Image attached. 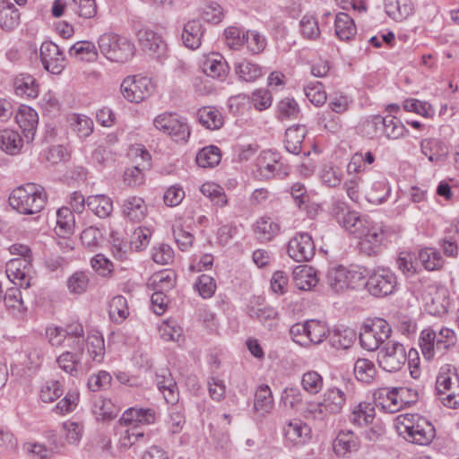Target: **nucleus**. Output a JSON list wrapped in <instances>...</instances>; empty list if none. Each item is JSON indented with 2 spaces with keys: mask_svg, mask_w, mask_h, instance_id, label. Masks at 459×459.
Instances as JSON below:
<instances>
[{
  "mask_svg": "<svg viewBox=\"0 0 459 459\" xmlns=\"http://www.w3.org/2000/svg\"><path fill=\"white\" fill-rule=\"evenodd\" d=\"M338 220L348 232L359 239L358 247L361 254L374 256L381 253L385 239L381 225L368 215L360 216L356 212H347Z\"/></svg>",
  "mask_w": 459,
  "mask_h": 459,
  "instance_id": "1",
  "label": "nucleus"
},
{
  "mask_svg": "<svg viewBox=\"0 0 459 459\" xmlns=\"http://www.w3.org/2000/svg\"><path fill=\"white\" fill-rule=\"evenodd\" d=\"M46 202L47 194L44 188L33 183L17 186L9 196L10 205L22 214L39 212L45 207Z\"/></svg>",
  "mask_w": 459,
  "mask_h": 459,
  "instance_id": "2",
  "label": "nucleus"
},
{
  "mask_svg": "<svg viewBox=\"0 0 459 459\" xmlns=\"http://www.w3.org/2000/svg\"><path fill=\"white\" fill-rule=\"evenodd\" d=\"M397 429L406 441L419 446L429 445L436 437L433 424L418 414L400 416Z\"/></svg>",
  "mask_w": 459,
  "mask_h": 459,
  "instance_id": "3",
  "label": "nucleus"
},
{
  "mask_svg": "<svg viewBox=\"0 0 459 459\" xmlns=\"http://www.w3.org/2000/svg\"><path fill=\"white\" fill-rule=\"evenodd\" d=\"M98 45L100 53L111 62L126 63L135 53V47L131 40L114 32L100 35Z\"/></svg>",
  "mask_w": 459,
  "mask_h": 459,
  "instance_id": "4",
  "label": "nucleus"
},
{
  "mask_svg": "<svg viewBox=\"0 0 459 459\" xmlns=\"http://www.w3.org/2000/svg\"><path fill=\"white\" fill-rule=\"evenodd\" d=\"M397 286V277L389 268L378 267L368 273L365 289L375 298H385L394 294Z\"/></svg>",
  "mask_w": 459,
  "mask_h": 459,
  "instance_id": "5",
  "label": "nucleus"
},
{
  "mask_svg": "<svg viewBox=\"0 0 459 459\" xmlns=\"http://www.w3.org/2000/svg\"><path fill=\"white\" fill-rule=\"evenodd\" d=\"M407 354L404 346L398 342H389L377 353L379 367L387 372H397L405 364Z\"/></svg>",
  "mask_w": 459,
  "mask_h": 459,
  "instance_id": "6",
  "label": "nucleus"
},
{
  "mask_svg": "<svg viewBox=\"0 0 459 459\" xmlns=\"http://www.w3.org/2000/svg\"><path fill=\"white\" fill-rule=\"evenodd\" d=\"M367 126L373 127L375 130L374 132H366V134L369 137H374L378 133H382L388 139L396 140L409 132L398 118L391 115L385 117L373 116L367 121Z\"/></svg>",
  "mask_w": 459,
  "mask_h": 459,
  "instance_id": "7",
  "label": "nucleus"
},
{
  "mask_svg": "<svg viewBox=\"0 0 459 459\" xmlns=\"http://www.w3.org/2000/svg\"><path fill=\"white\" fill-rule=\"evenodd\" d=\"M120 91L126 100L139 103L152 94L153 85L148 77L128 76L123 80Z\"/></svg>",
  "mask_w": 459,
  "mask_h": 459,
  "instance_id": "8",
  "label": "nucleus"
},
{
  "mask_svg": "<svg viewBox=\"0 0 459 459\" xmlns=\"http://www.w3.org/2000/svg\"><path fill=\"white\" fill-rule=\"evenodd\" d=\"M137 39L142 49L150 56L162 62L168 56V46L162 37L148 28L137 31Z\"/></svg>",
  "mask_w": 459,
  "mask_h": 459,
  "instance_id": "9",
  "label": "nucleus"
},
{
  "mask_svg": "<svg viewBox=\"0 0 459 459\" xmlns=\"http://www.w3.org/2000/svg\"><path fill=\"white\" fill-rule=\"evenodd\" d=\"M288 255L296 262L310 261L316 252L312 237L307 232H298L288 244Z\"/></svg>",
  "mask_w": 459,
  "mask_h": 459,
  "instance_id": "10",
  "label": "nucleus"
},
{
  "mask_svg": "<svg viewBox=\"0 0 459 459\" xmlns=\"http://www.w3.org/2000/svg\"><path fill=\"white\" fill-rule=\"evenodd\" d=\"M59 216V248L63 252L71 251L74 248L76 240L73 238L75 228V217L73 211L68 207H61Z\"/></svg>",
  "mask_w": 459,
  "mask_h": 459,
  "instance_id": "11",
  "label": "nucleus"
},
{
  "mask_svg": "<svg viewBox=\"0 0 459 459\" xmlns=\"http://www.w3.org/2000/svg\"><path fill=\"white\" fill-rule=\"evenodd\" d=\"M283 435L286 446L298 447L311 439V429L302 420L294 419L284 425Z\"/></svg>",
  "mask_w": 459,
  "mask_h": 459,
  "instance_id": "12",
  "label": "nucleus"
},
{
  "mask_svg": "<svg viewBox=\"0 0 459 459\" xmlns=\"http://www.w3.org/2000/svg\"><path fill=\"white\" fill-rule=\"evenodd\" d=\"M373 396L375 405L385 412L394 413L402 409L397 387L378 388L374 392Z\"/></svg>",
  "mask_w": 459,
  "mask_h": 459,
  "instance_id": "13",
  "label": "nucleus"
},
{
  "mask_svg": "<svg viewBox=\"0 0 459 459\" xmlns=\"http://www.w3.org/2000/svg\"><path fill=\"white\" fill-rule=\"evenodd\" d=\"M360 441L359 437L351 430H341L333 442V448L336 455L348 456L349 454L359 450Z\"/></svg>",
  "mask_w": 459,
  "mask_h": 459,
  "instance_id": "14",
  "label": "nucleus"
},
{
  "mask_svg": "<svg viewBox=\"0 0 459 459\" xmlns=\"http://www.w3.org/2000/svg\"><path fill=\"white\" fill-rule=\"evenodd\" d=\"M156 382L168 403L175 404L178 401V388L168 368H161L156 373Z\"/></svg>",
  "mask_w": 459,
  "mask_h": 459,
  "instance_id": "15",
  "label": "nucleus"
},
{
  "mask_svg": "<svg viewBox=\"0 0 459 459\" xmlns=\"http://www.w3.org/2000/svg\"><path fill=\"white\" fill-rule=\"evenodd\" d=\"M15 120L27 140H32L38 126V113L30 107L22 105L15 115Z\"/></svg>",
  "mask_w": 459,
  "mask_h": 459,
  "instance_id": "16",
  "label": "nucleus"
},
{
  "mask_svg": "<svg viewBox=\"0 0 459 459\" xmlns=\"http://www.w3.org/2000/svg\"><path fill=\"white\" fill-rule=\"evenodd\" d=\"M420 149L429 160L435 164L444 161L448 154L447 145L437 138L423 139Z\"/></svg>",
  "mask_w": 459,
  "mask_h": 459,
  "instance_id": "17",
  "label": "nucleus"
},
{
  "mask_svg": "<svg viewBox=\"0 0 459 459\" xmlns=\"http://www.w3.org/2000/svg\"><path fill=\"white\" fill-rule=\"evenodd\" d=\"M203 71L212 78L223 81L230 71L229 65L225 58L219 53H212L203 63Z\"/></svg>",
  "mask_w": 459,
  "mask_h": 459,
  "instance_id": "18",
  "label": "nucleus"
},
{
  "mask_svg": "<svg viewBox=\"0 0 459 459\" xmlns=\"http://www.w3.org/2000/svg\"><path fill=\"white\" fill-rule=\"evenodd\" d=\"M147 212V206L143 198L138 196H129L123 201L122 214L132 222H140Z\"/></svg>",
  "mask_w": 459,
  "mask_h": 459,
  "instance_id": "19",
  "label": "nucleus"
},
{
  "mask_svg": "<svg viewBox=\"0 0 459 459\" xmlns=\"http://www.w3.org/2000/svg\"><path fill=\"white\" fill-rule=\"evenodd\" d=\"M83 435V426L82 423L73 420H67L62 425V441H59L60 449L67 451L66 445L77 446Z\"/></svg>",
  "mask_w": 459,
  "mask_h": 459,
  "instance_id": "20",
  "label": "nucleus"
},
{
  "mask_svg": "<svg viewBox=\"0 0 459 459\" xmlns=\"http://www.w3.org/2000/svg\"><path fill=\"white\" fill-rule=\"evenodd\" d=\"M452 379L446 373H440L436 381V389L438 394H446L442 397V403L449 408H457L459 406V393L455 394L452 390Z\"/></svg>",
  "mask_w": 459,
  "mask_h": 459,
  "instance_id": "21",
  "label": "nucleus"
},
{
  "mask_svg": "<svg viewBox=\"0 0 459 459\" xmlns=\"http://www.w3.org/2000/svg\"><path fill=\"white\" fill-rule=\"evenodd\" d=\"M203 35L204 28L202 22L199 20L194 19L184 25L181 39L187 48L195 50L201 46Z\"/></svg>",
  "mask_w": 459,
  "mask_h": 459,
  "instance_id": "22",
  "label": "nucleus"
},
{
  "mask_svg": "<svg viewBox=\"0 0 459 459\" xmlns=\"http://www.w3.org/2000/svg\"><path fill=\"white\" fill-rule=\"evenodd\" d=\"M307 130L304 125L290 126L285 131L284 146L288 152L298 155L301 152V145Z\"/></svg>",
  "mask_w": 459,
  "mask_h": 459,
  "instance_id": "23",
  "label": "nucleus"
},
{
  "mask_svg": "<svg viewBox=\"0 0 459 459\" xmlns=\"http://www.w3.org/2000/svg\"><path fill=\"white\" fill-rule=\"evenodd\" d=\"M386 14L396 22H402L413 12L411 0H384Z\"/></svg>",
  "mask_w": 459,
  "mask_h": 459,
  "instance_id": "24",
  "label": "nucleus"
},
{
  "mask_svg": "<svg viewBox=\"0 0 459 459\" xmlns=\"http://www.w3.org/2000/svg\"><path fill=\"white\" fill-rule=\"evenodd\" d=\"M83 326L78 321H72L65 325V328L59 327V337L64 336L65 339L72 340L67 346L74 351H82L83 346Z\"/></svg>",
  "mask_w": 459,
  "mask_h": 459,
  "instance_id": "25",
  "label": "nucleus"
},
{
  "mask_svg": "<svg viewBox=\"0 0 459 459\" xmlns=\"http://www.w3.org/2000/svg\"><path fill=\"white\" fill-rule=\"evenodd\" d=\"M334 27L335 34L341 40L348 41L351 39L357 32L354 21L345 13H339L335 16Z\"/></svg>",
  "mask_w": 459,
  "mask_h": 459,
  "instance_id": "26",
  "label": "nucleus"
},
{
  "mask_svg": "<svg viewBox=\"0 0 459 459\" xmlns=\"http://www.w3.org/2000/svg\"><path fill=\"white\" fill-rule=\"evenodd\" d=\"M417 258L427 271L439 270L445 264V259L440 252L434 247H424L420 249Z\"/></svg>",
  "mask_w": 459,
  "mask_h": 459,
  "instance_id": "27",
  "label": "nucleus"
},
{
  "mask_svg": "<svg viewBox=\"0 0 459 459\" xmlns=\"http://www.w3.org/2000/svg\"><path fill=\"white\" fill-rule=\"evenodd\" d=\"M293 274L296 285L304 290L315 287L319 281L316 271L309 266H297Z\"/></svg>",
  "mask_w": 459,
  "mask_h": 459,
  "instance_id": "28",
  "label": "nucleus"
},
{
  "mask_svg": "<svg viewBox=\"0 0 459 459\" xmlns=\"http://www.w3.org/2000/svg\"><path fill=\"white\" fill-rule=\"evenodd\" d=\"M197 118L202 126L210 130L219 129L223 125V117L215 108L203 107L199 108Z\"/></svg>",
  "mask_w": 459,
  "mask_h": 459,
  "instance_id": "29",
  "label": "nucleus"
},
{
  "mask_svg": "<svg viewBox=\"0 0 459 459\" xmlns=\"http://www.w3.org/2000/svg\"><path fill=\"white\" fill-rule=\"evenodd\" d=\"M39 56L44 69L52 74H57V45L44 42L40 47Z\"/></svg>",
  "mask_w": 459,
  "mask_h": 459,
  "instance_id": "30",
  "label": "nucleus"
},
{
  "mask_svg": "<svg viewBox=\"0 0 459 459\" xmlns=\"http://www.w3.org/2000/svg\"><path fill=\"white\" fill-rule=\"evenodd\" d=\"M66 121L80 138H86L93 132V121L85 115L71 114L67 117Z\"/></svg>",
  "mask_w": 459,
  "mask_h": 459,
  "instance_id": "31",
  "label": "nucleus"
},
{
  "mask_svg": "<svg viewBox=\"0 0 459 459\" xmlns=\"http://www.w3.org/2000/svg\"><path fill=\"white\" fill-rule=\"evenodd\" d=\"M90 272L76 271L66 281V287L69 293L74 295H82L85 293L91 283Z\"/></svg>",
  "mask_w": 459,
  "mask_h": 459,
  "instance_id": "32",
  "label": "nucleus"
},
{
  "mask_svg": "<svg viewBox=\"0 0 459 459\" xmlns=\"http://www.w3.org/2000/svg\"><path fill=\"white\" fill-rule=\"evenodd\" d=\"M119 409L107 399H99L94 403L92 413L98 421H110L117 418Z\"/></svg>",
  "mask_w": 459,
  "mask_h": 459,
  "instance_id": "33",
  "label": "nucleus"
},
{
  "mask_svg": "<svg viewBox=\"0 0 459 459\" xmlns=\"http://www.w3.org/2000/svg\"><path fill=\"white\" fill-rule=\"evenodd\" d=\"M21 135L13 130L4 129L0 131V148L8 154L18 153L22 147Z\"/></svg>",
  "mask_w": 459,
  "mask_h": 459,
  "instance_id": "34",
  "label": "nucleus"
},
{
  "mask_svg": "<svg viewBox=\"0 0 459 459\" xmlns=\"http://www.w3.org/2000/svg\"><path fill=\"white\" fill-rule=\"evenodd\" d=\"M329 337V342L335 349L346 350L353 344L356 334L351 328H335Z\"/></svg>",
  "mask_w": 459,
  "mask_h": 459,
  "instance_id": "35",
  "label": "nucleus"
},
{
  "mask_svg": "<svg viewBox=\"0 0 459 459\" xmlns=\"http://www.w3.org/2000/svg\"><path fill=\"white\" fill-rule=\"evenodd\" d=\"M86 205L100 218L109 216L113 210L111 199L104 195L89 196L86 199Z\"/></svg>",
  "mask_w": 459,
  "mask_h": 459,
  "instance_id": "36",
  "label": "nucleus"
},
{
  "mask_svg": "<svg viewBox=\"0 0 459 459\" xmlns=\"http://www.w3.org/2000/svg\"><path fill=\"white\" fill-rule=\"evenodd\" d=\"M345 403V394L339 388H330L324 394L325 410L332 414L339 413Z\"/></svg>",
  "mask_w": 459,
  "mask_h": 459,
  "instance_id": "37",
  "label": "nucleus"
},
{
  "mask_svg": "<svg viewBox=\"0 0 459 459\" xmlns=\"http://www.w3.org/2000/svg\"><path fill=\"white\" fill-rule=\"evenodd\" d=\"M345 277V267L339 265L329 268L324 281L333 291L338 293L347 289Z\"/></svg>",
  "mask_w": 459,
  "mask_h": 459,
  "instance_id": "38",
  "label": "nucleus"
},
{
  "mask_svg": "<svg viewBox=\"0 0 459 459\" xmlns=\"http://www.w3.org/2000/svg\"><path fill=\"white\" fill-rule=\"evenodd\" d=\"M15 92L18 95H26L29 98H36L39 94V87L35 79L27 74H21L13 82Z\"/></svg>",
  "mask_w": 459,
  "mask_h": 459,
  "instance_id": "39",
  "label": "nucleus"
},
{
  "mask_svg": "<svg viewBox=\"0 0 459 459\" xmlns=\"http://www.w3.org/2000/svg\"><path fill=\"white\" fill-rule=\"evenodd\" d=\"M68 54L86 62H94L98 58V50L91 41L76 42L69 48Z\"/></svg>",
  "mask_w": 459,
  "mask_h": 459,
  "instance_id": "40",
  "label": "nucleus"
},
{
  "mask_svg": "<svg viewBox=\"0 0 459 459\" xmlns=\"http://www.w3.org/2000/svg\"><path fill=\"white\" fill-rule=\"evenodd\" d=\"M221 160V150L215 145L204 147L195 158L197 165L202 168H213L220 163Z\"/></svg>",
  "mask_w": 459,
  "mask_h": 459,
  "instance_id": "41",
  "label": "nucleus"
},
{
  "mask_svg": "<svg viewBox=\"0 0 459 459\" xmlns=\"http://www.w3.org/2000/svg\"><path fill=\"white\" fill-rule=\"evenodd\" d=\"M108 316L117 324L123 322L129 316L127 300L124 296L117 295L110 300Z\"/></svg>",
  "mask_w": 459,
  "mask_h": 459,
  "instance_id": "42",
  "label": "nucleus"
},
{
  "mask_svg": "<svg viewBox=\"0 0 459 459\" xmlns=\"http://www.w3.org/2000/svg\"><path fill=\"white\" fill-rule=\"evenodd\" d=\"M32 261L29 259H11L6 264L7 276L13 281L14 280H24L25 274H29L32 268Z\"/></svg>",
  "mask_w": 459,
  "mask_h": 459,
  "instance_id": "43",
  "label": "nucleus"
},
{
  "mask_svg": "<svg viewBox=\"0 0 459 459\" xmlns=\"http://www.w3.org/2000/svg\"><path fill=\"white\" fill-rule=\"evenodd\" d=\"M273 404V399L270 387L267 385H261L255 394V410L264 414L271 411Z\"/></svg>",
  "mask_w": 459,
  "mask_h": 459,
  "instance_id": "44",
  "label": "nucleus"
},
{
  "mask_svg": "<svg viewBox=\"0 0 459 459\" xmlns=\"http://www.w3.org/2000/svg\"><path fill=\"white\" fill-rule=\"evenodd\" d=\"M391 193V186L386 181L374 182L366 193V199L373 204H380L387 200Z\"/></svg>",
  "mask_w": 459,
  "mask_h": 459,
  "instance_id": "45",
  "label": "nucleus"
},
{
  "mask_svg": "<svg viewBox=\"0 0 459 459\" xmlns=\"http://www.w3.org/2000/svg\"><path fill=\"white\" fill-rule=\"evenodd\" d=\"M280 227L271 218H261L256 221L255 233L260 241H270L278 232Z\"/></svg>",
  "mask_w": 459,
  "mask_h": 459,
  "instance_id": "46",
  "label": "nucleus"
},
{
  "mask_svg": "<svg viewBox=\"0 0 459 459\" xmlns=\"http://www.w3.org/2000/svg\"><path fill=\"white\" fill-rule=\"evenodd\" d=\"M20 22L19 10L11 3L0 9V26L6 31L15 29Z\"/></svg>",
  "mask_w": 459,
  "mask_h": 459,
  "instance_id": "47",
  "label": "nucleus"
},
{
  "mask_svg": "<svg viewBox=\"0 0 459 459\" xmlns=\"http://www.w3.org/2000/svg\"><path fill=\"white\" fill-rule=\"evenodd\" d=\"M236 74L245 82H254L263 76V68L254 63L244 60L236 66Z\"/></svg>",
  "mask_w": 459,
  "mask_h": 459,
  "instance_id": "48",
  "label": "nucleus"
},
{
  "mask_svg": "<svg viewBox=\"0 0 459 459\" xmlns=\"http://www.w3.org/2000/svg\"><path fill=\"white\" fill-rule=\"evenodd\" d=\"M248 315L251 318L258 320L268 329H272L275 325L277 312L273 307H250Z\"/></svg>",
  "mask_w": 459,
  "mask_h": 459,
  "instance_id": "49",
  "label": "nucleus"
},
{
  "mask_svg": "<svg viewBox=\"0 0 459 459\" xmlns=\"http://www.w3.org/2000/svg\"><path fill=\"white\" fill-rule=\"evenodd\" d=\"M354 375L359 381L370 383L376 376V367L369 359H358L354 365Z\"/></svg>",
  "mask_w": 459,
  "mask_h": 459,
  "instance_id": "50",
  "label": "nucleus"
},
{
  "mask_svg": "<svg viewBox=\"0 0 459 459\" xmlns=\"http://www.w3.org/2000/svg\"><path fill=\"white\" fill-rule=\"evenodd\" d=\"M165 134L170 135L177 143H186L190 136V129L186 119L178 116Z\"/></svg>",
  "mask_w": 459,
  "mask_h": 459,
  "instance_id": "51",
  "label": "nucleus"
},
{
  "mask_svg": "<svg viewBox=\"0 0 459 459\" xmlns=\"http://www.w3.org/2000/svg\"><path fill=\"white\" fill-rule=\"evenodd\" d=\"M375 418V408L370 403H359L352 411L350 420L353 424H368Z\"/></svg>",
  "mask_w": 459,
  "mask_h": 459,
  "instance_id": "52",
  "label": "nucleus"
},
{
  "mask_svg": "<svg viewBox=\"0 0 459 459\" xmlns=\"http://www.w3.org/2000/svg\"><path fill=\"white\" fill-rule=\"evenodd\" d=\"M80 351H64L59 355V368L71 376H76L80 366V358L78 353Z\"/></svg>",
  "mask_w": 459,
  "mask_h": 459,
  "instance_id": "53",
  "label": "nucleus"
},
{
  "mask_svg": "<svg viewBox=\"0 0 459 459\" xmlns=\"http://www.w3.org/2000/svg\"><path fill=\"white\" fill-rule=\"evenodd\" d=\"M111 382V375L106 370H100L88 378L87 386L91 392H99L108 389Z\"/></svg>",
  "mask_w": 459,
  "mask_h": 459,
  "instance_id": "54",
  "label": "nucleus"
},
{
  "mask_svg": "<svg viewBox=\"0 0 459 459\" xmlns=\"http://www.w3.org/2000/svg\"><path fill=\"white\" fill-rule=\"evenodd\" d=\"M247 49L253 54L257 55L262 53L266 47V39L257 30H247L245 35V42Z\"/></svg>",
  "mask_w": 459,
  "mask_h": 459,
  "instance_id": "55",
  "label": "nucleus"
},
{
  "mask_svg": "<svg viewBox=\"0 0 459 459\" xmlns=\"http://www.w3.org/2000/svg\"><path fill=\"white\" fill-rule=\"evenodd\" d=\"M88 352L96 362H101L105 355L104 339L99 334H90L87 338Z\"/></svg>",
  "mask_w": 459,
  "mask_h": 459,
  "instance_id": "56",
  "label": "nucleus"
},
{
  "mask_svg": "<svg viewBox=\"0 0 459 459\" xmlns=\"http://www.w3.org/2000/svg\"><path fill=\"white\" fill-rule=\"evenodd\" d=\"M307 341L315 344L321 343L329 333L326 325L318 320H307Z\"/></svg>",
  "mask_w": 459,
  "mask_h": 459,
  "instance_id": "57",
  "label": "nucleus"
},
{
  "mask_svg": "<svg viewBox=\"0 0 459 459\" xmlns=\"http://www.w3.org/2000/svg\"><path fill=\"white\" fill-rule=\"evenodd\" d=\"M456 343L455 333L449 328H442L436 333V350L441 353L446 352Z\"/></svg>",
  "mask_w": 459,
  "mask_h": 459,
  "instance_id": "58",
  "label": "nucleus"
},
{
  "mask_svg": "<svg viewBox=\"0 0 459 459\" xmlns=\"http://www.w3.org/2000/svg\"><path fill=\"white\" fill-rule=\"evenodd\" d=\"M303 389L310 394H318L323 387V377L316 371H307L301 378Z\"/></svg>",
  "mask_w": 459,
  "mask_h": 459,
  "instance_id": "59",
  "label": "nucleus"
},
{
  "mask_svg": "<svg viewBox=\"0 0 459 459\" xmlns=\"http://www.w3.org/2000/svg\"><path fill=\"white\" fill-rule=\"evenodd\" d=\"M201 193L209 197L216 205L224 206L227 204V199L222 188L216 184L204 183L200 187Z\"/></svg>",
  "mask_w": 459,
  "mask_h": 459,
  "instance_id": "60",
  "label": "nucleus"
},
{
  "mask_svg": "<svg viewBox=\"0 0 459 459\" xmlns=\"http://www.w3.org/2000/svg\"><path fill=\"white\" fill-rule=\"evenodd\" d=\"M403 108L409 112H414L424 117H431L434 110L431 105L426 101H420L416 99H407L403 101Z\"/></svg>",
  "mask_w": 459,
  "mask_h": 459,
  "instance_id": "61",
  "label": "nucleus"
},
{
  "mask_svg": "<svg viewBox=\"0 0 459 459\" xmlns=\"http://www.w3.org/2000/svg\"><path fill=\"white\" fill-rule=\"evenodd\" d=\"M300 30L304 38L311 40L317 39L320 36V30L316 19L312 15H305L301 19Z\"/></svg>",
  "mask_w": 459,
  "mask_h": 459,
  "instance_id": "62",
  "label": "nucleus"
},
{
  "mask_svg": "<svg viewBox=\"0 0 459 459\" xmlns=\"http://www.w3.org/2000/svg\"><path fill=\"white\" fill-rule=\"evenodd\" d=\"M171 273H159L152 275L148 286L152 287L153 290L168 291L174 286V280Z\"/></svg>",
  "mask_w": 459,
  "mask_h": 459,
  "instance_id": "63",
  "label": "nucleus"
},
{
  "mask_svg": "<svg viewBox=\"0 0 459 459\" xmlns=\"http://www.w3.org/2000/svg\"><path fill=\"white\" fill-rule=\"evenodd\" d=\"M304 91L309 101L317 107L325 104L327 100L323 84L319 82L307 85Z\"/></svg>",
  "mask_w": 459,
  "mask_h": 459,
  "instance_id": "64",
  "label": "nucleus"
}]
</instances>
